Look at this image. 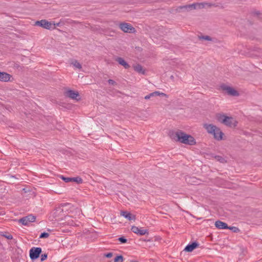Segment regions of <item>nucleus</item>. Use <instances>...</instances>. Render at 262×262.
<instances>
[{
	"mask_svg": "<svg viewBox=\"0 0 262 262\" xmlns=\"http://www.w3.org/2000/svg\"><path fill=\"white\" fill-rule=\"evenodd\" d=\"M237 121L234 119L228 116H226L223 120V124L230 127H235L237 125Z\"/></svg>",
	"mask_w": 262,
	"mask_h": 262,
	"instance_id": "nucleus-10",
	"label": "nucleus"
},
{
	"mask_svg": "<svg viewBox=\"0 0 262 262\" xmlns=\"http://www.w3.org/2000/svg\"><path fill=\"white\" fill-rule=\"evenodd\" d=\"M226 116L223 114H218L216 115V119L217 120L223 124V120L225 118H226Z\"/></svg>",
	"mask_w": 262,
	"mask_h": 262,
	"instance_id": "nucleus-20",
	"label": "nucleus"
},
{
	"mask_svg": "<svg viewBox=\"0 0 262 262\" xmlns=\"http://www.w3.org/2000/svg\"><path fill=\"white\" fill-rule=\"evenodd\" d=\"M36 217L35 216L30 214L27 216L24 217L19 220V222L24 225H27L30 223H32L35 221Z\"/></svg>",
	"mask_w": 262,
	"mask_h": 262,
	"instance_id": "nucleus-11",
	"label": "nucleus"
},
{
	"mask_svg": "<svg viewBox=\"0 0 262 262\" xmlns=\"http://www.w3.org/2000/svg\"><path fill=\"white\" fill-rule=\"evenodd\" d=\"M108 82L110 84L113 85H116V84H117L116 82L112 79H109L108 80Z\"/></svg>",
	"mask_w": 262,
	"mask_h": 262,
	"instance_id": "nucleus-32",
	"label": "nucleus"
},
{
	"mask_svg": "<svg viewBox=\"0 0 262 262\" xmlns=\"http://www.w3.org/2000/svg\"><path fill=\"white\" fill-rule=\"evenodd\" d=\"M116 61L120 64L123 66L126 69H128L130 67L129 65L121 57H117L116 59Z\"/></svg>",
	"mask_w": 262,
	"mask_h": 262,
	"instance_id": "nucleus-17",
	"label": "nucleus"
},
{
	"mask_svg": "<svg viewBox=\"0 0 262 262\" xmlns=\"http://www.w3.org/2000/svg\"><path fill=\"white\" fill-rule=\"evenodd\" d=\"M42 251L40 247H33L29 251L30 257L32 260H35L39 257Z\"/></svg>",
	"mask_w": 262,
	"mask_h": 262,
	"instance_id": "nucleus-5",
	"label": "nucleus"
},
{
	"mask_svg": "<svg viewBox=\"0 0 262 262\" xmlns=\"http://www.w3.org/2000/svg\"><path fill=\"white\" fill-rule=\"evenodd\" d=\"M118 241L122 243H125L127 242V239L123 237H119Z\"/></svg>",
	"mask_w": 262,
	"mask_h": 262,
	"instance_id": "nucleus-29",
	"label": "nucleus"
},
{
	"mask_svg": "<svg viewBox=\"0 0 262 262\" xmlns=\"http://www.w3.org/2000/svg\"><path fill=\"white\" fill-rule=\"evenodd\" d=\"M123 257L122 255L117 256L114 259V262H123Z\"/></svg>",
	"mask_w": 262,
	"mask_h": 262,
	"instance_id": "nucleus-22",
	"label": "nucleus"
},
{
	"mask_svg": "<svg viewBox=\"0 0 262 262\" xmlns=\"http://www.w3.org/2000/svg\"><path fill=\"white\" fill-rule=\"evenodd\" d=\"M35 25L48 30L54 29L55 28V24H53L52 22L48 21L46 19L36 21L35 22Z\"/></svg>",
	"mask_w": 262,
	"mask_h": 262,
	"instance_id": "nucleus-4",
	"label": "nucleus"
},
{
	"mask_svg": "<svg viewBox=\"0 0 262 262\" xmlns=\"http://www.w3.org/2000/svg\"><path fill=\"white\" fill-rule=\"evenodd\" d=\"M112 256H113V253L111 252H110V253H108L105 254V256L107 258H111L112 257Z\"/></svg>",
	"mask_w": 262,
	"mask_h": 262,
	"instance_id": "nucleus-33",
	"label": "nucleus"
},
{
	"mask_svg": "<svg viewBox=\"0 0 262 262\" xmlns=\"http://www.w3.org/2000/svg\"><path fill=\"white\" fill-rule=\"evenodd\" d=\"M72 181L77 182V183H81L82 180L80 177L72 178Z\"/></svg>",
	"mask_w": 262,
	"mask_h": 262,
	"instance_id": "nucleus-23",
	"label": "nucleus"
},
{
	"mask_svg": "<svg viewBox=\"0 0 262 262\" xmlns=\"http://www.w3.org/2000/svg\"><path fill=\"white\" fill-rule=\"evenodd\" d=\"M199 244L197 242H193L192 244H188L184 249L186 252H192L194 249L197 248Z\"/></svg>",
	"mask_w": 262,
	"mask_h": 262,
	"instance_id": "nucleus-15",
	"label": "nucleus"
},
{
	"mask_svg": "<svg viewBox=\"0 0 262 262\" xmlns=\"http://www.w3.org/2000/svg\"><path fill=\"white\" fill-rule=\"evenodd\" d=\"M4 236H5L6 238L8 239H12L13 238V236L11 234H8L7 235H3Z\"/></svg>",
	"mask_w": 262,
	"mask_h": 262,
	"instance_id": "nucleus-31",
	"label": "nucleus"
},
{
	"mask_svg": "<svg viewBox=\"0 0 262 262\" xmlns=\"http://www.w3.org/2000/svg\"><path fill=\"white\" fill-rule=\"evenodd\" d=\"M64 95L72 99L78 100L80 99L79 94L78 92L72 90H68L64 92Z\"/></svg>",
	"mask_w": 262,
	"mask_h": 262,
	"instance_id": "nucleus-9",
	"label": "nucleus"
},
{
	"mask_svg": "<svg viewBox=\"0 0 262 262\" xmlns=\"http://www.w3.org/2000/svg\"><path fill=\"white\" fill-rule=\"evenodd\" d=\"M169 136L172 140L184 144L193 145L196 144L195 140L192 136L181 130L170 131Z\"/></svg>",
	"mask_w": 262,
	"mask_h": 262,
	"instance_id": "nucleus-1",
	"label": "nucleus"
},
{
	"mask_svg": "<svg viewBox=\"0 0 262 262\" xmlns=\"http://www.w3.org/2000/svg\"><path fill=\"white\" fill-rule=\"evenodd\" d=\"M150 98H152L154 97H156L158 96H166V95L163 93L160 92L159 91H155L154 92L151 93L149 94Z\"/></svg>",
	"mask_w": 262,
	"mask_h": 262,
	"instance_id": "nucleus-19",
	"label": "nucleus"
},
{
	"mask_svg": "<svg viewBox=\"0 0 262 262\" xmlns=\"http://www.w3.org/2000/svg\"><path fill=\"white\" fill-rule=\"evenodd\" d=\"M133 68L135 71L139 73H141L142 74H145V71L143 69L142 67L139 64L134 65Z\"/></svg>",
	"mask_w": 262,
	"mask_h": 262,
	"instance_id": "nucleus-18",
	"label": "nucleus"
},
{
	"mask_svg": "<svg viewBox=\"0 0 262 262\" xmlns=\"http://www.w3.org/2000/svg\"><path fill=\"white\" fill-rule=\"evenodd\" d=\"M144 98L146 100H148V99H149L150 98V95H147L146 96H145Z\"/></svg>",
	"mask_w": 262,
	"mask_h": 262,
	"instance_id": "nucleus-34",
	"label": "nucleus"
},
{
	"mask_svg": "<svg viewBox=\"0 0 262 262\" xmlns=\"http://www.w3.org/2000/svg\"><path fill=\"white\" fill-rule=\"evenodd\" d=\"M204 127L209 134L213 135L214 139L220 141L223 139L224 133L220 128L212 124H205Z\"/></svg>",
	"mask_w": 262,
	"mask_h": 262,
	"instance_id": "nucleus-3",
	"label": "nucleus"
},
{
	"mask_svg": "<svg viewBox=\"0 0 262 262\" xmlns=\"http://www.w3.org/2000/svg\"><path fill=\"white\" fill-rule=\"evenodd\" d=\"M200 39L211 41L212 40L211 38L209 36H202L200 37Z\"/></svg>",
	"mask_w": 262,
	"mask_h": 262,
	"instance_id": "nucleus-28",
	"label": "nucleus"
},
{
	"mask_svg": "<svg viewBox=\"0 0 262 262\" xmlns=\"http://www.w3.org/2000/svg\"><path fill=\"white\" fill-rule=\"evenodd\" d=\"M72 64L73 65L74 67L77 69H81L82 68L81 64L77 60L73 61Z\"/></svg>",
	"mask_w": 262,
	"mask_h": 262,
	"instance_id": "nucleus-21",
	"label": "nucleus"
},
{
	"mask_svg": "<svg viewBox=\"0 0 262 262\" xmlns=\"http://www.w3.org/2000/svg\"><path fill=\"white\" fill-rule=\"evenodd\" d=\"M131 230L133 232L139 234L140 235H143L148 233V231L146 229H143L142 228H139L135 226H132Z\"/></svg>",
	"mask_w": 262,
	"mask_h": 262,
	"instance_id": "nucleus-12",
	"label": "nucleus"
},
{
	"mask_svg": "<svg viewBox=\"0 0 262 262\" xmlns=\"http://www.w3.org/2000/svg\"><path fill=\"white\" fill-rule=\"evenodd\" d=\"M215 158L217 161H220L221 163H224L225 162V159L222 157L217 156L215 157Z\"/></svg>",
	"mask_w": 262,
	"mask_h": 262,
	"instance_id": "nucleus-27",
	"label": "nucleus"
},
{
	"mask_svg": "<svg viewBox=\"0 0 262 262\" xmlns=\"http://www.w3.org/2000/svg\"><path fill=\"white\" fill-rule=\"evenodd\" d=\"M220 87L223 91H225L228 95L230 96H236L239 95L237 91L226 84H222Z\"/></svg>",
	"mask_w": 262,
	"mask_h": 262,
	"instance_id": "nucleus-7",
	"label": "nucleus"
},
{
	"mask_svg": "<svg viewBox=\"0 0 262 262\" xmlns=\"http://www.w3.org/2000/svg\"><path fill=\"white\" fill-rule=\"evenodd\" d=\"M120 29L125 33H134L135 29L129 24L122 23L119 24Z\"/></svg>",
	"mask_w": 262,
	"mask_h": 262,
	"instance_id": "nucleus-6",
	"label": "nucleus"
},
{
	"mask_svg": "<svg viewBox=\"0 0 262 262\" xmlns=\"http://www.w3.org/2000/svg\"><path fill=\"white\" fill-rule=\"evenodd\" d=\"M47 256H48L47 254L45 253V254H42L41 255V259H40L41 261H42L45 260V259H46L47 258Z\"/></svg>",
	"mask_w": 262,
	"mask_h": 262,
	"instance_id": "nucleus-30",
	"label": "nucleus"
},
{
	"mask_svg": "<svg viewBox=\"0 0 262 262\" xmlns=\"http://www.w3.org/2000/svg\"><path fill=\"white\" fill-rule=\"evenodd\" d=\"M49 236V234L48 233H47V232H43L42 233L40 236H39V238H47Z\"/></svg>",
	"mask_w": 262,
	"mask_h": 262,
	"instance_id": "nucleus-25",
	"label": "nucleus"
},
{
	"mask_svg": "<svg viewBox=\"0 0 262 262\" xmlns=\"http://www.w3.org/2000/svg\"><path fill=\"white\" fill-rule=\"evenodd\" d=\"M60 178L66 182H69L72 181V178H66L63 177V176H61Z\"/></svg>",
	"mask_w": 262,
	"mask_h": 262,
	"instance_id": "nucleus-26",
	"label": "nucleus"
},
{
	"mask_svg": "<svg viewBox=\"0 0 262 262\" xmlns=\"http://www.w3.org/2000/svg\"><path fill=\"white\" fill-rule=\"evenodd\" d=\"M121 215L124 216L129 221L134 220L135 221L136 220V216L135 215H133L131 214L129 212H128L127 211H121Z\"/></svg>",
	"mask_w": 262,
	"mask_h": 262,
	"instance_id": "nucleus-14",
	"label": "nucleus"
},
{
	"mask_svg": "<svg viewBox=\"0 0 262 262\" xmlns=\"http://www.w3.org/2000/svg\"><path fill=\"white\" fill-rule=\"evenodd\" d=\"M12 76L5 72H0V81L3 82L12 81Z\"/></svg>",
	"mask_w": 262,
	"mask_h": 262,
	"instance_id": "nucleus-13",
	"label": "nucleus"
},
{
	"mask_svg": "<svg viewBox=\"0 0 262 262\" xmlns=\"http://www.w3.org/2000/svg\"><path fill=\"white\" fill-rule=\"evenodd\" d=\"M72 205L70 203H64L61 204L54 209L51 214L56 221L62 220L63 217L67 214L68 209L71 208Z\"/></svg>",
	"mask_w": 262,
	"mask_h": 262,
	"instance_id": "nucleus-2",
	"label": "nucleus"
},
{
	"mask_svg": "<svg viewBox=\"0 0 262 262\" xmlns=\"http://www.w3.org/2000/svg\"><path fill=\"white\" fill-rule=\"evenodd\" d=\"M206 6H210V5L207 3H193L191 5H186L181 8H189L190 9H202L205 7Z\"/></svg>",
	"mask_w": 262,
	"mask_h": 262,
	"instance_id": "nucleus-8",
	"label": "nucleus"
},
{
	"mask_svg": "<svg viewBox=\"0 0 262 262\" xmlns=\"http://www.w3.org/2000/svg\"><path fill=\"white\" fill-rule=\"evenodd\" d=\"M227 229L232 230L234 233H237L239 231V229L236 227H229L228 226V228Z\"/></svg>",
	"mask_w": 262,
	"mask_h": 262,
	"instance_id": "nucleus-24",
	"label": "nucleus"
},
{
	"mask_svg": "<svg viewBox=\"0 0 262 262\" xmlns=\"http://www.w3.org/2000/svg\"><path fill=\"white\" fill-rule=\"evenodd\" d=\"M215 226L219 229H227L228 226L226 223L221 221H217L215 223Z\"/></svg>",
	"mask_w": 262,
	"mask_h": 262,
	"instance_id": "nucleus-16",
	"label": "nucleus"
}]
</instances>
